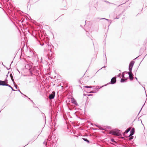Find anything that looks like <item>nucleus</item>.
Masks as SVG:
<instances>
[{
  "label": "nucleus",
  "instance_id": "12",
  "mask_svg": "<svg viewBox=\"0 0 147 147\" xmlns=\"http://www.w3.org/2000/svg\"><path fill=\"white\" fill-rule=\"evenodd\" d=\"M125 11V10L124 9V11H123L121 13H120V14H119V15L117 16H116V18H115V19H119V18L120 17V16L122 15L123 14L124 11Z\"/></svg>",
  "mask_w": 147,
  "mask_h": 147
},
{
  "label": "nucleus",
  "instance_id": "49",
  "mask_svg": "<svg viewBox=\"0 0 147 147\" xmlns=\"http://www.w3.org/2000/svg\"><path fill=\"white\" fill-rule=\"evenodd\" d=\"M43 144H45V145H46V144H47V143H46V142H45V141H44V142H43Z\"/></svg>",
  "mask_w": 147,
  "mask_h": 147
},
{
  "label": "nucleus",
  "instance_id": "40",
  "mask_svg": "<svg viewBox=\"0 0 147 147\" xmlns=\"http://www.w3.org/2000/svg\"><path fill=\"white\" fill-rule=\"evenodd\" d=\"M11 90H12L13 91H17V90H15L14 89H13L12 87L11 88Z\"/></svg>",
  "mask_w": 147,
  "mask_h": 147
},
{
  "label": "nucleus",
  "instance_id": "10",
  "mask_svg": "<svg viewBox=\"0 0 147 147\" xmlns=\"http://www.w3.org/2000/svg\"><path fill=\"white\" fill-rule=\"evenodd\" d=\"M128 79V77L125 78L124 79L121 78L120 80V82L121 83L126 82Z\"/></svg>",
  "mask_w": 147,
  "mask_h": 147
},
{
  "label": "nucleus",
  "instance_id": "29",
  "mask_svg": "<svg viewBox=\"0 0 147 147\" xmlns=\"http://www.w3.org/2000/svg\"><path fill=\"white\" fill-rule=\"evenodd\" d=\"M11 80L12 81L13 84H15V82L14 81V79L13 78V77H12V78H11Z\"/></svg>",
  "mask_w": 147,
  "mask_h": 147
},
{
  "label": "nucleus",
  "instance_id": "20",
  "mask_svg": "<svg viewBox=\"0 0 147 147\" xmlns=\"http://www.w3.org/2000/svg\"><path fill=\"white\" fill-rule=\"evenodd\" d=\"M33 107L36 108H37L38 110H39L40 111V109H39L36 106V105L34 103H33Z\"/></svg>",
  "mask_w": 147,
  "mask_h": 147
},
{
  "label": "nucleus",
  "instance_id": "16",
  "mask_svg": "<svg viewBox=\"0 0 147 147\" xmlns=\"http://www.w3.org/2000/svg\"><path fill=\"white\" fill-rule=\"evenodd\" d=\"M29 72L31 76H32L34 74V75L31 68L29 69Z\"/></svg>",
  "mask_w": 147,
  "mask_h": 147
},
{
  "label": "nucleus",
  "instance_id": "6",
  "mask_svg": "<svg viewBox=\"0 0 147 147\" xmlns=\"http://www.w3.org/2000/svg\"><path fill=\"white\" fill-rule=\"evenodd\" d=\"M71 102L72 103L74 104L76 106H78V104L77 103L76 100L74 98L71 99Z\"/></svg>",
  "mask_w": 147,
  "mask_h": 147
},
{
  "label": "nucleus",
  "instance_id": "17",
  "mask_svg": "<svg viewBox=\"0 0 147 147\" xmlns=\"http://www.w3.org/2000/svg\"><path fill=\"white\" fill-rule=\"evenodd\" d=\"M132 68H133V67L129 66L128 69L129 71V72H130L131 73H132Z\"/></svg>",
  "mask_w": 147,
  "mask_h": 147
},
{
  "label": "nucleus",
  "instance_id": "18",
  "mask_svg": "<svg viewBox=\"0 0 147 147\" xmlns=\"http://www.w3.org/2000/svg\"><path fill=\"white\" fill-rule=\"evenodd\" d=\"M130 131V129L129 128L127 129L125 131L124 133L125 134H127Z\"/></svg>",
  "mask_w": 147,
  "mask_h": 147
},
{
  "label": "nucleus",
  "instance_id": "35",
  "mask_svg": "<svg viewBox=\"0 0 147 147\" xmlns=\"http://www.w3.org/2000/svg\"><path fill=\"white\" fill-rule=\"evenodd\" d=\"M9 76L11 78H12V77H13V75L11 74V73L9 75Z\"/></svg>",
  "mask_w": 147,
  "mask_h": 147
},
{
  "label": "nucleus",
  "instance_id": "23",
  "mask_svg": "<svg viewBox=\"0 0 147 147\" xmlns=\"http://www.w3.org/2000/svg\"><path fill=\"white\" fill-rule=\"evenodd\" d=\"M40 111L42 113V116H43V117H44V116L45 117V121H46V117H45V114L44 113H43L41 111Z\"/></svg>",
  "mask_w": 147,
  "mask_h": 147
},
{
  "label": "nucleus",
  "instance_id": "55",
  "mask_svg": "<svg viewBox=\"0 0 147 147\" xmlns=\"http://www.w3.org/2000/svg\"><path fill=\"white\" fill-rule=\"evenodd\" d=\"M92 87H93L92 88H95V87L96 88V86H93Z\"/></svg>",
  "mask_w": 147,
  "mask_h": 147
},
{
  "label": "nucleus",
  "instance_id": "47",
  "mask_svg": "<svg viewBox=\"0 0 147 147\" xmlns=\"http://www.w3.org/2000/svg\"><path fill=\"white\" fill-rule=\"evenodd\" d=\"M49 51H50L51 52H52V49H49Z\"/></svg>",
  "mask_w": 147,
  "mask_h": 147
},
{
  "label": "nucleus",
  "instance_id": "57",
  "mask_svg": "<svg viewBox=\"0 0 147 147\" xmlns=\"http://www.w3.org/2000/svg\"><path fill=\"white\" fill-rule=\"evenodd\" d=\"M87 21H86V20L85 21V25H86V22H87Z\"/></svg>",
  "mask_w": 147,
  "mask_h": 147
},
{
  "label": "nucleus",
  "instance_id": "14",
  "mask_svg": "<svg viewBox=\"0 0 147 147\" xmlns=\"http://www.w3.org/2000/svg\"><path fill=\"white\" fill-rule=\"evenodd\" d=\"M100 20H107L108 22L111 21V22H110V24L109 25V26H110V25L111 23L112 22V21L111 20H109V19H107L105 18H100Z\"/></svg>",
  "mask_w": 147,
  "mask_h": 147
},
{
  "label": "nucleus",
  "instance_id": "1",
  "mask_svg": "<svg viewBox=\"0 0 147 147\" xmlns=\"http://www.w3.org/2000/svg\"><path fill=\"white\" fill-rule=\"evenodd\" d=\"M111 133L114 135L117 136H119L121 134L120 130L117 129H115L114 131H113Z\"/></svg>",
  "mask_w": 147,
  "mask_h": 147
},
{
  "label": "nucleus",
  "instance_id": "25",
  "mask_svg": "<svg viewBox=\"0 0 147 147\" xmlns=\"http://www.w3.org/2000/svg\"><path fill=\"white\" fill-rule=\"evenodd\" d=\"M125 72H127L126 71H125L122 73V78H125V77H124L125 74H124V73H125Z\"/></svg>",
  "mask_w": 147,
  "mask_h": 147
},
{
  "label": "nucleus",
  "instance_id": "27",
  "mask_svg": "<svg viewBox=\"0 0 147 147\" xmlns=\"http://www.w3.org/2000/svg\"><path fill=\"white\" fill-rule=\"evenodd\" d=\"M106 128L108 129H111V127L110 126H107L106 127Z\"/></svg>",
  "mask_w": 147,
  "mask_h": 147
},
{
  "label": "nucleus",
  "instance_id": "56",
  "mask_svg": "<svg viewBox=\"0 0 147 147\" xmlns=\"http://www.w3.org/2000/svg\"><path fill=\"white\" fill-rule=\"evenodd\" d=\"M87 95L88 96H92V95H91V94H88Z\"/></svg>",
  "mask_w": 147,
  "mask_h": 147
},
{
  "label": "nucleus",
  "instance_id": "50",
  "mask_svg": "<svg viewBox=\"0 0 147 147\" xmlns=\"http://www.w3.org/2000/svg\"><path fill=\"white\" fill-rule=\"evenodd\" d=\"M139 117L138 118V121L140 120V121H141V122H142V120H141V119H139Z\"/></svg>",
  "mask_w": 147,
  "mask_h": 147
},
{
  "label": "nucleus",
  "instance_id": "2",
  "mask_svg": "<svg viewBox=\"0 0 147 147\" xmlns=\"http://www.w3.org/2000/svg\"><path fill=\"white\" fill-rule=\"evenodd\" d=\"M116 82V78L115 77H113L111 80V81L110 82L107 83L106 84H107V85L109 84H115Z\"/></svg>",
  "mask_w": 147,
  "mask_h": 147
},
{
  "label": "nucleus",
  "instance_id": "7",
  "mask_svg": "<svg viewBox=\"0 0 147 147\" xmlns=\"http://www.w3.org/2000/svg\"><path fill=\"white\" fill-rule=\"evenodd\" d=\"M128 74L129 75V76L128 79L129 78L131 81H132L133 80V77L132 75V73H131L130 72H128Z\"/></svg>",
  "mask_w": 147,
  "mask_h": 147
},
{
  "label": "nucleus",
  "instance_id": "13",
  "mask_svg": "<svg viewBox=\"0 0 147 147\" xmlns=\"http://www.w3.org/2000/svg\"><path fill=\"white\" fill-rule=\"evenodd\" d=\"M39 44L41 46H43L45 44H47V43H45V44L43 41H39L38 42Z\"/></svg>",
  "mask_w": 147,
  "mask_h": 147
},
{
  "label": "nucleus",
  "instance_id": "64",
  "mask_svg": "<svg viewBox=\"0 0 147 147\" xmlns=\"http://www.w3.org/2000/svg\"><path fill=\"white\" fill-rule=\"evenodd\" d=\"M84 96H86V95H87L86 94H84Z\"/></svg>",
  "mask_w": 147,
  "mask_h": 147
},
{
  "label": "nucleus",
  "instance_id": "43",
  "mask_svg": "<svg viewBox=\"0 0 147 147\" xmlns=\"http://www.w3.org/2000/svg\"><path fill=\"white\" fill-rule=\"evenodd\" d=\"M120 75H121V74L120 73L117 76L118 77H119L120 76Z\"/></svg>",
  "mask_w": 147,
  "mask_h": 147
},
{
  "label": "nucleus",
  "instance_id": "63",
  "mask_svg": "<svg viewBox=\"0 0 147 147\" xmlns=\"http://www.w3.org/2000/svg\"><path fill=\"white\" fill-rule=\"evenodd\" d=\"M138 83H139V84H140V82H139V81H138Z\"/></svg>",
  "mask_w": 147,
  "mask_h": 147
},
{
  "label": "nucleus",
  "instance_id": "48",
  "mask_svg": "<svg viewBox=\"0 0 147 147\" xmlns=\"http://www.w3.org/2000/svg\"><path fill=\"white\" fill-rule=\"evenodd\" d=\"M23 95L24 96H25L26 97H27V98L28 97L26 95H25V94H23Z\"/></svg>",
  "mask_w": 147,
  "mask_h": 147
},
{
  "label": "nucleus",
  "instance_id": "9",
  "mask_svg": "<svg viewBox=\"0 0 147 147\" xmlns=\"http://www.w3.org/2000/svg\"><path fill=\"white\" fill-rule=\"evenodd\" d=\"M135 133V129L134 128H133L130 131V134L129 136H132Z\"/></svg>",
  "mask_w": 147,
  "mask_h": 147
},
{
  "label": "nucleus",
  "instance_id": "39",
  "mask_svg": "<svg viewBox=\"0 0 147 147\" xmlns=\"http://www.w3.org/2000/svg\"><path fill=\"white\" fill-rule=\"evenodd\" d=\"M84 88H89V86H84Z\"/></svg>",
  "mask_w": 147,
  "mask_h": 147
},
{
  "label": "nucleus",
  "instance_id": "22",
  "mask_svg": "<svg viewBox=\"0 0 147 147\" xmlns=\"http://www.w3.org/2000/svg\"><path fill=\"white\" fill-rule=\"evenodd\" d=\"M111 141L112 142H113V143H116V142L115 141V140H114V139L113 138H111Z\"/></svg>",
  "mask_w": 147,
  "mask_h": 147
},
{
  "label": "nucleus",
  "instance_id": "38",
  "mask_svg": "<svg viewBox=\"0 0 147 147\" xmlns=\"http://www.w3.org/2000/svg\"><path fill=\"white\" fill-rule=\"evenodd\" d=\"M48 46H50V48H51V47H52L53 48H54V46L53 45H49V44H48Z\"/></svg>",
  "mask_w": 147,
  "mask_h": 147
},
{
  "label": "nucleus",
  "instance_id": "52",
  "mask_svg": "<svg viewBox=\"0 0 147 147\" xmlns=\"http://www.w3.org/2000/svg\"><path fill=\"white\" fill-rule=\"evenodd\" d=\"M5 107H1V109L3 110L4 108Z\"/></svg>",
  "mask_w": 147,
  "mask_h": 147
},
{
  "label": "nucleus",
  "instance_id": "37",
  "mask_svg": "<svg viewBox=\"0 0 147 147\" xmlns=\"http://www.w3.org/2000/svg\"><path fill=\"white\" fill-rule=\"evenodd\" d=\"M104 1L106 3H110L108 1H106V0H104Z\"/></svg>",
  "mask_w": 147,
  "mask_h": 147
},
{
  "label": "nucleus",
  "instance_id": "41",
  "mask_svg": "<svg viewBox=\"0 0 147 147\" xmlns=\"http://www.w3.org/2000/svg\"><path fill=\"white\" fill-rule=\"evenodd\" d=\"M107 67L106 66V65H105L103 67H102V68L100 69L99 70H100L101 69H102V68H105V67Z\"/></svg>",
  "mask_w": 147,
  "mask_h": 147
},
{
  "label": "nucleus",
  "instance_id": "36",
  "mask_svg": "<svg viewBox=\"0 0 147 147\" xmlns=\"http://www.w3.org/2000/svg\"><path fill=\"white\" fill-rule=\"evenodd\" d=\"M67 6H65V5L64 6V8H63L62 9H67Z\"/></svg>",
  "mask_w": 147,
  "mask_h": 147
},
{
  "label": "nucleus",
  "instance_id": "32",
  "mask_svg": "<svg viewBox=\"0 0 147 147\" xmlns=\"http://www.w3.org/2000/svg\"><path fill=\"white\" fill-rule=\"evenodd\" d=\"M37 138L35 136H34L33 138L32 139L34 140H36V139Z\"/></svg>",
  "mask_w": 147,
  "mask_h": 147
},
{
  "label": "nucleus",
  "instance_id": "46",
  "mask_svg": "<svg viewBox=\"0 0 147 147\" xmlns=\"http://www.w3.org/2000/svg\"><path fill=\"white\" fill-rule=\"evenodd\" d=\"M105 58H106V62L107 63V57H106V55L105 54Z\"/></svg>",
  "mask_w": 147,
  "mask_h": 147
},
{
  "label": "nucleus",
  "instance_id": "51",
  "mask_svg": "<svg viewBox=\"0 0 147 147\" xmlns=\"http://www.w3.org/2000/svg\"><path fill=\"white\" fill-rule=\"evenodd\" d=\"M135 79L136 80H137V81H138V78H137V77H135Z\"/></svg>",
  "mask_w": 147,
  "mask_h": 147
},
{
  "label": "nucleus",
  "instance_id": "31",
  "mask_svg": "<svg viewBox=\"0 0 147 147\" xmlns=\"http://www.w3.org/2000/svg\"><path fill=\"white\" fill-rule=\"evenodd\" d=\"M24 19L23 18L21 20H20L19 21L21 23L23 22L24 21Z\"/></svg>",
  "mask_w": 147,
  "mask_h": 147
},
{
  "label": "nucleus",
  "instance_id": "26",
  "mask_svg": "<svg viewBox=\"0 0 147 147\" xmlns=\"http://www.w3.org/2000/svg\"><path fill=\"white\" fill-rule=\"evenodd\" d=\"M96 92L94 91V90L91 91L90 92H88V93H94Z\"/></svg>",
  "mask_w": 147,
  "mask_h": 147
},
{
  "label": "nucleus",
  "instance_id": "45",
  "mask_svg": "<svg viewBox=\"0 0 147 147\" xmlns=\"http://www.w3.org/2000/svg\"><path fill=\"white\" fill-rule=\"evenodd\" d=\"M93 87H92V86H89V88H92Z\"/></svg>",
  "mask_w": 147,
  "mask_h": 147
},
{
  "label": "nucleus",
  "instance_id": "42",
  "mask_svg": "<svg viewBox=\"0 0 147 147\" xmlns=\"http://www.w3.org/2000/svg\"><path fill=\"white\" fill-rule=\"evenodd\" d=\"M144 104L143 105V106H142V108H141V109L140 110V111H139V113H138V114H139V113H140V112L141 111V110H142V107H143V106H144Z\"/></svg>",
  "mask_w": 147,
  "mask_h": 147
},
{
  "label": "nucleus",
  "instance_id": "11",
  "mask_svg": "<svg viewBox=\"0 0 147 147\" xmlns=\"http://www.w3.org/2000/svg\"><path fill=\"white\" fill-rule=\"evenodd\" d=\"M5 81L0 80V86H5Z\"/></svg>",
  "mask_w": 147,
  "mask_h": 147
},
{
  "label": "nucleus",
  "instance_id": "4",
  "mask_svg": "<svg viewBox=\"0 0 147 147\" xmlns=\"http://www.w3.org/2000/svg\"><path fill=\"white\" fill-rule=\"evenodd\" d=\"M139 56H140V55L138 56V57H136V58H135L133 60L131 61L129 63V66L132 67H133V66L134 65V64L135 63V61H134V60H135V59H137Z\"/></svg>",
  "mask_w": 147,
  "mask_h": 147
},
{
  "label": "nucleus",
  "instance_id": "54",
  "mask_svg": "<svg viewBox=\"0 0 147 147\" xmlns=\"http://www.w3.org/2000/svg\"><path fill=\"white\" fill-rule=\"evenodd\" d=\"M31 101L33 104V103H34L32 100H30Z\"/></svg>",
  "mask_w": 147,
  "mask_h": 147
},
{
  "label": "nucleus",
  "instance_id": "53",
  "mask_svg": "<svg viewBox=\"0 0 147 147\" xmlns=\"http://www.w3.org/2000/svg\"><path fill=\"white\" fill-rule=\"evenodd\" d=\"M78 82H79L80 83H81V81H80V80H78Z\"/></svg>",
  "mask_w": 147,
  "mask_h": 147
},
{
  "label": "nucleus",
  "instance_id": "8",
  "mask_svg": "<svg viewBox=\"0 0 147 147\" xmlns=\"http://www.w3.org/2000/svg\"><path fill=\"white\" fill-rule=\"evenodd\" d=\"M107 86V84H105L104 85H102V86H96V88H95V89L97 90V91H98L101 88Z\"/></svg>",
  "mask_w": 147,
  "mask_h": 147
},
{
  "label": "nucleus",
  "instance_id": "30",
  "mask_svg": "<svg viewBox=\"0 0 147 147\" xmlns=\"http://www.w3.org/2000/svg\"><path fill=\"white\" fill-rule=\"evenodd\" d=\"M4 81H5V83H8V80H7V78H5V80Z\"/></svg>",
  "mask_w": 147,
  "mask_h": 147
},
{
  "label": "nucleus",
  "instance_id": "62",
  "mask_svg": "<svg viewBox=\"0 0 147 147\" xmlns=\"http://www.w3.org/2000/svg\"><path fill=\"white\" fill-rule=\"evenodd\" d=\"M9 72H10L9 71L8 72L7 74H8L9 73Z\"/></svg>",
  "mask_w": 147,
  "mask_h": 147
},
{
  "label": "nucleus",
  "instance_id": "33",
  "mask_svg": "<svg viewBox=\"0 0 147 147\" xmlns=\"http://www.w3.org/2000/svg\"><path fill=\"white\" fill-rule=\"evenodd\" d=\"M13 63V61H12L11 64L10 65V66H9V67H10V68H8V67H6V68L7 69V70H9V69H10L11 68H10V66H11V63Z\"/></svg>",
  "mask_w": 147,
  "mask_h": 147
},
{
  "label": "nucleus",
  "instance_id": "61",
  "mask_svg": "<svg viewBox=\"0 0 147 147\" xmlns=\"http://www.w3.org/2000/svg\"><path fill=\"white\" fill-rule=\"evenodd\" d=\"M2 65L4 66V67H6V66H5V65H3V64H2Z\"/></svg>",
  "mask_w": 147,
  "mask_h": 147
},
{
  "label": "nucleus",
  "instance_id": "34",
  "mask_svg": "<svg viewBox=\"0 0 147 147\" xmlns=\"http://www.w3.org/2000/svg\"><path fill=\"white\" fill-rule=\"evenodd\" d=\"M17 91H19L21 94L22 95L23 94L21 92V91H20V90L19 89L18 90H17Z\"/></svg>",
  "mask_w": 147,
  "mask_h": 147
},
{
  "label": "nucleus",
  "instance_id": "44",
  "mask_svg": "<svg viewBox=\"0 0 147 147\" xmlns=\"http://www.w3.org/2000/svg\"><path fill=\"white\" fill-rule=\"evenodd\" d=\"M97 127H99V126L98 125H97L96 124H94Z\"/></svg>",
  "mask_w": 147,
  "mask_h": 147
},
{
  "label": "nucleus",
  "instance_id": "5",
  "mask_svg": "<svg viewBox=\"0 0 147 147\" xmlns=\"http://www.w3.org/2000/svg\"><path fill=\"white\" fill-rule=\"evenodd\" d=\"M55 93L54 92H53L52 94H50L49 96V98L50 99H54L55 96Z\"/></svg>",
  "mask_w": 147,
  "mask_h": 147
},
{
  "label": "nucleus",
  "instance_id": "15",
  "mask_svg": "<svg viewBox=\"0 0 147 147\" xmlns=\"http://www.w3.org/2000/svg\"><path fill=\"white\" fill-rule=\"evenodd\" d=\"M82 139L84 141L88 143L89 144L90 143V141L87 138H82Z\"/></svg>",
  "mask_w": 147,
  "mask_h": 147
},
{
  "label": "nucleus",
  "instance_id": "28",
  "mask_svg": "<svg viewBox=\"0 0 147 147\" xmlns=\"http://www.w3.org/2000/svg\"><path fill=\"white\" fill-rule=\"evenodd\" d=\"M14 84V86L16 88V89H18V86H17L16 85L15 83V84Z\"/></svg>",
  "mask_w": 147,
  "mask_h": 147
},
{
  "label": "nucleus",
  "instance_id": "21",
  "mask_svg": "<svg viewBox=\"0 0 147 147\" xmlns=\"http://www.w3.org/2000/svg\"><path fill=\"white\" fill-rule=\"evenodd\" d=\"M5 86H8L9 87V88H12V87H11V86L9 85L7 83H5Z\"/></svg>",
  "mask_w": 147,
  "mask_h": 147
},
{
  "label": "nucleus",
  "instance_id": "58",
  "mask_svg": "<svg viewBox=\"0 0 147 147\" xmlns=\"http://www.w3.org/2000/svg\"><path fill=\"white\" fill-rule=\"evenodd\" d=\"M8 74H7L6 75V78H7V77H8Z\"/></svg>",
  "mask_w": 147,
  "mask_h": 147
},
{
  "label": "nucleus",
  "instance_id": "59",
  "mask_svg": "<svg viewBox=\"0 0 147 147\" xmlns=\"http://www.w3.org/2000/svg\"><path fill=\"white\" fill-rule=\"evenodd\" d=\"M93 129V130H97V129H96V128H94V129Z\"/></svg>",
  "mask_w": 147,
  "mask_h": 147
},
{
  "label": "nucleus",
  "instance_id": "24",
  "mask_svg": "<svg viewBox=\"0 0 147 147\" xmlns=\"http://www.w3.org/2000/svg\"><path fill=\"white\" fill-rule=\"evenodd\" d=\"M131 136L130 137H129L128 139L129 140H132L133 138V136Z\"/></svg>",
  "mask_w": 147,
  "mask_h": 147
},
{
  "label": "nucleus",
  "instance_id": "3",
  "mask_svg": "<svg viewBox=\"0 0 147 147\" xmlns=\"http://www.w3.org/2000/svg\"><path fill=\"white\" fill-rule=\"evenodd\" d=\"M31 69L32 70L34 75H36V72L37 71V69H38V67L37 66H34L31 68Z\"/></svg>",
  "mask_w": 147,
  "mask_h": 147
},
{
  "label": "nucleus",
  "instance_id": "60",
  "mask_svg": "<svg viewBox=\"0 0 147 147\" xmlns=\"http://www.w3.org/2000/svg\"><path fill=\"white\" fill-rule=\"evenodd\" d=\"M28 99L30 100H31L30 98H28V97L27 98Z\"/></svg>",
  "mask_w": 147,
  "mask_h": 147
},
{
  "label": "nucleus",
  "instance_id": "19",
  "mask_svg": "<svg viewBox=\"0 0 147 147\" xmlns=\"http://www.w3.org/2000/svg\"><path fill=\"white\" fill-rule=\"evenodd\" d=\"M40 73V71L39 70V69H37V71L36 72V75H39Z\"/></svg>",
  "mask_w": 147,
  "mask_h": 147
}]
</instances>
